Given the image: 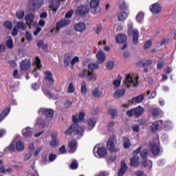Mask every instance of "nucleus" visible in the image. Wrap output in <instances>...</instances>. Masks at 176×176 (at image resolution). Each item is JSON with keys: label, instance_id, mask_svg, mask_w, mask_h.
Returning <instances> with one entry per match:
<instances>
[{"label": "nucleus", "instance_id": "1", "mask_svg": "<svg viewBox=\"0 0 176 176\" xmlns=\"http://www.w3.org/2000/svg\"><path fill=\"white\" fill-rule=\"evenodd\" d=\"M99 65L97 63H89L87 65V69H82L78 76L82 79H86L88 82H96L97 80V74H94V69H97Z\"/></svg>", "mask_w": 176, "mask_h": 176}, {"label": "nucleus", "instance_id": "2", "mask_svg": "<svg viewBox=\"0 0 176 176\" xmlns=\"http://www.w3.org/2000/svg\"><path fill=\"white\" fill-rule=\"evenodd\" d=\"M85 131V129L82 126H79L78 124H72L69 129H67L65 131V134L66 135H71L72 133L76 134V135H78L79 137H82L83 135V132Z\"/></svg>", "mask_w": 176, "mask_h": 176}, {"label": "nucleus", "instance_id": "3", "mask_svg": "<svg viewBox=\"0 0 176 176\" xmlns=\"http://www.w3.org/2000/svg\"><path fill=\"white\" fill-rule=\"evenodd\" d=\"M124 85L127 89H129V87H137L138 77L133 76V74H127L124 80Z\"/></svg>", "mask_w": 176, "mask_h": 176}, {"label": "nucleus", "instance_id": "4", "mask_svg": "<svg viewBox=\"0 0 176 176\" xmlns=\"http://www.w3.org/2000/svg\"><path fill=\"white\" fill-rule=\"evenodd\" d=\"M144 107L139 106L126 111V115L129 118H133V116H135V118H140V116L144 113Z\"/></svg>", "mask_w": 176, "mask_h": 176}, {"label": "nucleus", "instance_id": "5", "mask_svg": "<svg viewBox=\"0 0 176 176\" xmlns=\"http://www.w3.org/2000/svg\"><path fill=\"white\" fill-rule=\"evenodd\" d=\"M91 13L92 14H100L101 8H100V0H91L89 3Z\"/></svg>", "mask_w": 176, "mask_h": 176}, {"label": "nucleus", "instance_id": "6", "mask_svg": "<svg viewBox=\"0 0 176 176\" xmlns=\"http://www.w3.org/2000/svg\"><path fill=\"white\" fill-rule=\"evenodd\" d=\"M128 35L129 36L132 35L133 45L138 43V30H133V23L128 24Z\"/></svg>", "mask_w": 176, "mask_h": 176}, {"label": "nucleus", "instance_id": "7", "mask_svg": "<svg viewBox=\"0 0 176 176\" xmlns=\"http://www.w3.org/2000/svg\"><path fill=\"white\" fill-rule=\"evenodd\" d=\"M43 5V0H28V6L32 10L41 9Z\"/></svg>", "mask_w": 176, "mask_h": 176}, {"label": "nucleus", "instance_id": "8", "mask_svg": "<svg viewBox=\"0 0 176 176\" xmlns=\"http://www.w3.org/2000/svg\"><path fill=\"white\" fill-rule=\"evenodd\" d=\"M115 142H116V136L110 138L107 142V147L111 152H119V148L115 146Z\"/></svg>", "mask_w": 176, "mask_h": 176}, {"label": "nucleus", "instance_id": "9", "mask_svg": "<svg viewBox=\"0 0 176 176\" xmlns=\"http://www.w3.org/2000/svg\"><path fill=\"white\" fill-rule=\"evenodd\" d=\"M150 10L153 14H159L162 13V6L158 3H155L150 6Z\"/></svg>", "mask_w": 176, "mask_h": 176}, {"label": "nucleus", "instance_id": "10", "mask_svg": "<svg viewBox=\"0 0 176 176\" xmlns=\"http://www.w3.org/2000/svg\"><path fill=\"white\" fill-rule=\"evenodd\" d=\"M38 113H44V115L46 116L47 118H50V119H52L53 116H54V111L52 109H41L38 111Z\"/></svg>", "mask_w": 176, "mask_h": 176}, {"label": "nucleus", "instance_id": "11", "mask_svg": "<svg viewBox=\"0 0 176 176\" xmlns=\"http://www.w3.org/2000/svg\"><path fill=\"white\" fill-rule=\"evenodd\" d=\"M89 7L86 6H80L78 7L76 13L77 14H81V16H85V14H87V13H89Z\"/></svg>", "mask_w": 176, "mask_h": 176}, {"label": "nucleus", "instance_id": "12", "mask_svg": "<svg viewBox=\"0 0 176 176\" xmlns=\"http://www.w3.org/2000/svg\"><path fill=\"white\" fill-rule=\"evenodd\" d=\"M60 0H50V8L54 14L57 12V9L60 8Z\"/></svg>", "mask_w": 176, "mask_h": 176}, {"label": "nucleus", "instance_id": "13", "mask_svg": "<svg viewBox=\"0 0 176 176\" xmlns=\"http://www.w3.org/2000/svg\"><path fill=\"white\" fill-rule=\"evenodd\" d=\"M20 67L22 71H28V69H30V67H31V61H30V60L25 59L21 62Z\"/></svg>", "mask_w": 176, "mask_h": 176}, {"label": "nucleus", "instance_id": "14", "mask_svg": "<svg viewBox=\"0 0 176 176\" xmlns=\"http://www.w3.org/2000/svg\"><path fill=\"white\" fill-rule=\"evenodd\" d=\"M74 30L76 32H84L86 31V23L80 22L74 25Z\"/></svg>", "mask_w": 176, "mask_h": 176}, {"label": "nucleus", "instance_id": "15", "mask_svg": "<svg viewBox=\"0 0 176 176\" xmlns=\"http://www.w3.org/2000/svg\"><path fill=\"white\" fill-rule=\"evenodd\" d=\"M149 147L151 149V153L154 155V156L159 155V153H160V148H159V146L156 145L155 143H151L149 144Z\"/></svg>", "mask_w": 176, "mask_h": 176}, {"label": "nucleus", "instance_id": "16", "mask_svg": "<svg viewBox=\"0 0 176 176\" xmlns=\"http://www.w3.org/2000/svg\"><path fill=\"white\" fill-rule=\"evenodd\" d=\"M69 23H71V22L68 19H62V20L59 21L56 23V30L58 31H60V29L63 28V27H65V26L68 25L69 24Z\"/></svg>", "mask_w": 176, "mask_h": 176}, {"label": "nucleus", "instance_id": "17", "mask_svg": "<svg viewBox=\"0 0 176 176\" xmlns=\"http://www.w3.org/2000/svg\"><path fill=\"white\" fill-rule=\"evenodd\" d=\"M34 14L32 13H28L25 16V20L26 21L27 25H29V27H31L32 24H34Z\"/></svg>", "mask_w": 176, "mask_h": 176}, {"label": "nucleus", "instance_id": "18", "mask_svg": "<svg viewBox=\"0 0 176 176\" xmlns=\"http://www.w3.org/2000/svg\"><path fill=\"white\" fill-rule=\"evenodd\" d=\"M96 57L98 58V64H102L105 61V53L102 51H99L96 54Z\"/></svg>", "mask_w": 176, "mask_h": 176}, {"label": "nucleus", "instance_id": "19", "mask_svg": "<svg viewBox=\"0 0 176 176\" xmlns=\"http://www.w3.org/2000/svg\"><path fill=\"white\" fill-rule=\"evenodd\" d=\"M127 41V36L124 34H120L117 35L116 38V43H124Z\"/></svg>", "mask_w": 176, "mask_h": 176}, {"label": "nucleus", "instance_id": "20", "mask_svg": "<svg viewBox=\"0 0 176 176\" xmlns=\"http://www.w3.org/2000/svg\"><path fill=\"white\" fill-rule=\"evenodd\" d=\"M44 74L45 76V79L49 80L51 86H53V85H54V79L53 78V74H52V72L46 71Z\"/></svg>", "mask_w": 176, "mask_h": 176}, {"label": "nucleus", "instance_id": "21", "mask_svg": "<svg viewBox=\"0 0 176 176\" xmlns=\"http://www.w3.org/2000/svg\"><path fill=\"white\" fill-rule=\"evenodd\" d=\"M22 134L26 138H31V137H32V134H34V132L31 131V128L26 127L25 129H23Z\"/></svg>", "mask_w": 176, "mask_h": 176}, {"label": "nucleus", "instance_id": "22", "mask_svg": "<svg viewBox=\"0 0 176 176\" xmlns=\"http://www.w3.org/2000/svg\"><path fill=\"white\" fill-rule=\"evenodd\" d=\"M127 170V165L124 161L121 162V168L118 171V176H123Z\"/></svg>", "mask_w": 176, "mask_h": 176}, {"label": "nucleus", "instance_id": "23", "mask_svg": "<svg viewBox=\"0 0 176 176\" xmlns=\"http://www.w3.org/2000/svg\"><path fill=\"white\" fill-rule=\"evenodd\" d=\"M162 123H163V121L162 120L156 121L155 122L153 123V124L151 126V131H153V133L157 131V130L160 129V124H162Z\"/></svg>", "mask_w": 176, "mask_h": 176}, {"label": "nucleus", "instance_id": "24", "mask_svg": "<svg viewBox=\"0 0 176 176\" xmlns=\"http://www.w3.org/2000/svg\"><path fill=\"white\" fill-rule=\"evenodd\" d=\"M91 94L95 98H101V96H102V91H101L98 87L94 89Z\"/></svg>", "mask_w": 176, "mask_h": 176}, {"label": "nucleus", "instance_id": "25", "mask_svg": "<svg viewBox=\"0 0 176 176\" xmlns=\"http://www.w3.org/2000/svg\"><path fill=\"white\" fill-rule=\"evenodd\" d=\"M124 93H126V89L124 88L118 89L114 93L113 97L114 98H122V97L124 96Z\"/></svg>", "mask_w": 176, "mask_h": 176}, {"label": "nucleus", "instance_id": "26", "mask_svg": "<svg viewBox=\"0 0 176 176\" xmlns=\"http://www.w3.org/2000/svg\"><path fill=\"white\" fill-rule=\"evenodd\" d=\"M10 112V107L6 108L0 114V123L9 115V113Z\"/></svg>", "mask_w": 176, "mask_h": 176}, {"label": "nucleus", "instance_id": "27", "mask_svg": "<svg viewBox=\"0 0 176 176\" xmlns=\"http://www.w3.org/2000/svg\"><path fill=\"white\" fill-rule=\"evenodd\" d=\"M140 157L137 155L134 156L132 159H131V166L133 167H138L140 166Z\"/></svg>", "mask_w": 176, "mask_h": 176}, {"label": "nucleus", "instance_id": "28", "mask_svg": "<svg viewBox=\"0 0 176 176\" xmlns=\"http://www.w3.org/2000/svg\"><path fill=\"white\" fill-rule=\"evenodd\" d=\"M144 94H141L136 97H134L131 99V103L134 104V102H138V103L142 102V101H144Z\"/></svg>", "mask_w": 176, "mask_h": 176}, {"label": "nucleus", "instance_id": "29", "mask_svg": "<svg viewBox=\"0 0 176 176\" xmlns=\"http://www.w3.org/2000/svg\"><path fill=\"white\" fill-rule=\"evenodd\" d=\"M78 142L76 140H72L69 142V148L72 153L75 152L76 151V145Z\"/></svg>", "mask_w": 176, "mask_h": 176}, {"label": "nucleus", "instance_id": "30", "mask_svg": "<svg viewBox=\"0 0 176 176\" xmlns=\"http://www.w3.org/2000/svg\"><path fill=\"white\" fill-rule=\"evenodd\" d=\"M97 153L100 157H104L105 155H107V148L104 147H100L97 151Z\"/></svg>", "mask_w": 176, "mask_h": 176}, {"label": "nucleus", "instance_id": "31", "mask_svg": "<svg viewBox=\"0 0 176 176\" xmlns=\"http://www.w3.org/2000/svg\"><path fill=\"white\" fill-rule=\"evenodd\" d=\"M3 27H5V28L12 31V28H13V23H12L10 21H5L3 23Z\"/></svg>", "mask_w": 176, "mask_h": 176}, {"label": "nucleus", "instance_id": "32", "mask_svg": "<svg viewBox=\"0 0 176 176\" xmlns=\"http://www.w3.org/2000/svg\"><path fill=\"white\" fill-rule=\"evenodd\" d=\"M16 149L19 152H21V151L24 150V143L21 141H18L16 143Z\"/></svg>", "mask_w": 176, "mask_h": 176}, {"label": "nucleus", "instance_id": "33", "mask_svg": "<svg viewBox=\"0 0 176 176\" xmlns=\"http://www.w3.org/2000/svg\"><path fill=\"white\" fill-rule=\"evenodd\" d=\"M96 123H97V121H96V119L94 118L89 119L88 120V125H89V130H93Z\"/></svg>", "mask_w": 176, "mask_h": 176}, {"label": "nucleus", "instance_id": "34", "mask_svg": "<svg viewBox=\"0 0 176 176\" xmlns=\"http://www.w3.org/2000/svg\"><path fill=\"white\" fill-rule=\"evenodd\" d=\"M118 19L119 21H124V20H126L127 19V14L126 12H120Z\"/></svg>", "mask_w": 176, "mask_h": 176}, {"label": "nucleus", "instance_id": "35", "mask_svg": "<svg viewBox=\"0 0 176 176\" xmlns=\"http://www.w3.org/2000/svg\"><path fill=\"white\" fill-rule=\"evenodd\" d=\"M151 64L152 60L150 59L142 60V62H140V65H142V67H149V65H151Z\"/></svg>", "mask_w": 176, "mask_h": 176}, {"label": "nucleus", "instance_id": "36", "mask_svg": "<svg viewBox=\"0 0 176 176\" xmlns=\"http://www.w3.org/2000/svg\"><path fill=\"white\" fill-rule=\"evenodd\" d=\"M86 91H87L86 88V81L82 80L81 82V93L82 94H86Z\"/></svg>", "mask_w": 176, "mask_h": 176}, {"label": "nucleus", "instance_id": "37", "mask_svg": "<svg viewBox=\"0 0 176 176\" xmlns=\"http://www.w3.org/2000/svg\"><path fill=\"white\" fill-rule=\"evenodd\" d=\"M25 14V13L24 12V11L21 10L16 13V17H17V19H19V20H21V19H24Z\"/></svg>", "mask_w": 176, "mask_h": 176}, {"label": "nucleus", "instance_id": "38", "mask_svg": "<svg viewBox=\"0 0 176 176\" xmlns=\"http://www.w3.org/2000/svg\"><path fill=\"white\" fill-rule=\"evenodd\" d=\"M148 153L149 151L148 148H144V151L141 152L140 155L143 159H146V157H148Z\"/></svg>", "mask_w": 176, "mask_h": 176}, {"label": "nucleus", "instance_id": "39", "mask_svg": "<svg viewBox=\"0 0 176 176\" xmlns=\"http://www.w3.org/2000/svg\"><path fill=\"white\" fill-rule=\"evenodd\" d=\"M72 60V56L69 55L66 57V58L64 60V65H65V67H68V65H69V63H71Z\"/></svg>", "mask_w": 176, "mask_h": 176}, {"label": "nucleus", "instance_id": "40", "mask_svg": "<svg viewBox=\"0 0 176 176\" xmlns=\"http://www.w3.org/2000/svg\"><path fill=\"white\" fill-rule=\"evenodd\" d=\"M6 46L8 49H13V39L10 38L6 42Z\"/></svg>", "mask_w": 176, "mask_h": 176}, {"label": "nucleus", "instance_id": "41", "mask_svg": "<svg viewBox=\"0 0 176 176\" xmlns=\"http://www.w3.org/2000/svg\"><path fill=\"white\" fill-rule=\"evenodd\" d=\"M16 27L19 30H25V23H24V22H21V21L17 22Z\"/></svg>", "mask_w": 176, "mask_h": 176}, {"label": "nucleus", "instance_id": "42", "mask_svg": "<svg viewBox=\"0 0 176 176\" xmlns=\"http://www.w3.org/2000/svg\"><path fill=\"white\" fill-rule=\"evenodd\" d=\"M136 20L139 23H142V20H144V13L142 12H139L138 15L136 16Z\"/></svg>", "mask_w": 176, "mask_h": 176}, {"label": "nucleus", "instance_id": "43", "mask_svg": "<svg viewBox=\"0 0 176 176\" xmlns=\"http://www.w3.org/2000/svg\"><path fill=\"white\" fill-rule=\"evenodd\" d=\"M58 140L57 139H52V140L50 142V146L52 148L54 146H57L58 145Z\"/></svg>", "mask_w": 176, "mask_h": 176}, {"label": "nucleus", "instance_id": "44", "mask_svg": "<svg viewBox=\"0 0 176 176\" xmlns=\"http://www.w3.org/2000/svg\"><path fill=\"white\" fill-rule=\"evenodd\" d=\"M70 168L72 170H76V168H78V162L73 161L70 164Z\"/></svg>", "mask_w": 176, "mask_h": 176}, {"label": "nucleus", "instance_id": "45", "mask_svg": "<svg viewBox=\"0 0 176 176\" xmlns=\"http://www.w3.org/2000/svg\"><path fill=\"white\" fill-rule=\"evenodd\" d=\"M160 114V111L158 109H154L152 111V115L154 118H157Z\"/></svg>", "mask_w": 176, "mask_h": 176}, {"label": "nucleus", "instance_id": "46", "mask_svg": "<svg viewBox=\"0 0 176 176\" xmlns=\"http://www.w3.org/2000/svg\"><path fill=\"white\" fill-rule=\"evenodd\" d=\"M85 112H80L78 115V122H83V120H85Z\"/></svg>", "mask_w": 176, "mask_h": 176}, {"label": "nucleus", "instance_id": "47", "mask_svg": "<svg viewBox=\"0 0 176 176\" xmlns=\"http://www.w3.org/2000/svg\"><path fill=\"white\" fill-rule=\"evenodd\" d=\"M72 122L74 124H78V122H79V118H78V114L72 116Z\"/></svg>", "mask_w": 176, "mask_h": 176}, {"label": "nucleus", "instance_id": "48", "mask_svg": "<svg viewBox=\"0 0 176 176\" xmlns=\"http://www.w3.org/2000/svg\"><path fill=\"white\" fill-rule=\"evenodd\" d=\"M109 113L111 115V118H115L118 113V111H116V110L115 109H110L109 111Z\"/></svg>", "mask_w": 176, "mask_h": 176}, {"label": "nucleus", "instance_id": "49", "mask_svg": "<svg viewBox=\"0 0 176 176\" xmlns=\"http://www.w3.org/2000/svg\"><path fill=\"white\" fill-rule=\"evenodd\" d=\"M74 91H75L74 84H72V82H70L69 85L68 93H74Z\"/></svg>", "mask_w": 176, "mask_h": 176}, {"label": "nucleus", "instance_id": "50", "mask_svg": "<svg viewBox=\"0 0 176 176\" xmlns=\"http://www.w3.org/2000/svg\"><path fill=\"white\" fill-rule=\"evenodd\" d=\"M106 68L107 69H112L113 68V61H109L107 64L106 65Z\"/></svg>", "mask_w": 176, "mask_h": 176}, {"label": "nucleus", "instance_id": "51", "mask_svg": "<svg viewBox=\"0 0 176 176\" xmlns=\"http://www.w3.org/2000/svg\"><path fill=\"white\" fill-rule=\"evenodd\" d=\"M151 46H152V41H148L145 43L144 49H146V50L149 49L151 47Z\"/></svg>", "mask_w": 176, "mask_h": 176}, {"label": "nucleus", "instance_id": "52", "mask_svg": "<svg viewBox=\"0 0 176 176\" xmlns=\"http://www.w3.org/2000/svg\"><path fill=\"white\" fill-rule=\"evenodd\" d=\"M36 124H38L39 126H45V121L42 118H38Z\"/></svg>", "mask_w": 176, "mask_h": 176}, {"label": "nucleus", "instance_id": "53", "mask_svg": "<svg viewBox=\"0 0 176 176\" xmlns=\"http://www.w3.org/2000/svg\"><path fill=\"white\" fill-rule=\"evenodd\" d=\"M133 131H134L135 133H139L140 131V126L135 124L131 127Z\"/></svg>", "mask_w": 176, "mask_h": 176}, {"label": "nucleus", "instance_id": "54", "mask_svg": "<svg viewBox=\"0 0 176 176\" xmlns=\"http://www.w3.org/2000/svg\"><path fill=\"white\" fill-rule=\"evenodd\" d=\"M36 64L37 68L38 69L42 67V64H41V59L38 56L36 57Z\"/></svg>", "mask_w": 176, "mask_h": 176}, {"label": "nucleus", "instance_id": "55", "mask_svg": "<svg viewBox=\"0 0 176 176\" xmlns=\"http://www.w3.org/2000/svg\"><path fill=\"white\" fill-rule=\"evenodd\" d=\"M25 38L27 39V41L30 42V41H32V35L31 34H30V32H26Z\"/></svg>", "mask_w": 176, "mask_h": 176}, {"label": "nucleus", "instance_id": "56", "mask_svg": "<svg viewBox=\"0 0 176 176\" xmlns=\"http://www.w3.org/2000/svg\"><path fill=\"white\" fill-rule=\"evenodd\" d=\"M8 149L10 151V152H14V143L12 142L10 146L8 147Z\"/></svg>", "mask_w": 176, "mask_h": 176}, {"label": "nucleus", "instance_id": "57", "mask_svg": "<svg viewBox=\"0 0 176 176\" xmlns=\"http://www.w3.org/2000/svg\"><path fill=\"white\" fill-rule=\"evenodd\" d=\"M119 8L121 10H125L126 8H127V6H126V3L124 1L120 3Z\"/></svg>", "mask_w": 176, "mask_h": 176}, {"label": "nucleus", "instance_id": "58", "mask_svg": "<svg viewBox=\"0 0 176 176\" xmlns=\"http://www.w3.org/2000/svg\"><path fill=\"white\" fill-rule=\"evenodd\" d=\"M64 105L66 108H69V107H72V102H71L69 100H66L64 103Z\"/></svg>", "mask_w": 176, "mask_h": 176}, {"label": "nucleus", "instance_id": "59", "mask_svg": "<svg viewBox=\"0 0 176 176\" xmlns=\"http://www.w3.org/2000/svg\"><path fill=\"white\" fill-rule=\"evenodd\" d=\"M56 157H57V155H56L54 154H50L49 155V161L54 162V160H56Z\"/></svg>", "mask_w": 176, "mask_h": 176}, {"label": "nucleus", "instance_id": "60", "mask_svg": "<svg viewBox=\"0 0 176 176\" xmlns=\"http://www.w3.org/2000/svg\"><path fill=\"white\" fill-rule=\"evenodd\" d=\"M135 174L137 176H146V175H145V173L142 170H138L135 173Z\"/></svg>", "mask_w": 176, "mask_h": 176}, {"label": "nucleus", "instance_id": "61", "mask_svg": "<svg viewBox=\"0 0 176 176\" xmlns=\"http://www.w3.org/2000/svg\"><path fill=\"white\" fill-rule=\"evenodd\" d=\"M130 145H131V143L130 142V140H125L124 142V147L125 148H129V146H130Z\"/></svg>", "mask_w": 176, "mask_h": 176}, {"label": "nucleus", "instance_id": "62", "mask_svg": "<svg viewBox=\"0 0 176 176\" xmlns=\"http://www.w3.org/2000/svg\"><path fill=\"white\" fill-rule=\"evenodd\" d=\"M43 149V147L39 146L36 149V151L34 153V156H38L39 155V153Z\"/></svg>", "mask_w": 176, "mask_h": 176}, {"label": "nucleus", "instance_id": "63", "mask_svg": "<svg viewBox=\"0 0 176 176\" xmlns=\"http://www.w3.org/2000/svg\"><path fill=\"white\" fill-rule=\"evenodd\" d=\"M116 160V155H111L108 160L107 162L111 163V162H115Z\"/></svg>", "mask_w": 176, "mask_h": 176}, {"label": "nucleus", "instance_id": "64", "mask_svg": "<svg viewBox=\"0 0 176 176\" xmlns=\"http://www.w3.org/2000/svg\"><path fill=\"white\" fill-rule=\"evenodd\" d=\"M157 69H162L164 67V62H159L157 65Z\"/></svg>", "mask_w": 176, "mask_h": 176}]
</instances>
